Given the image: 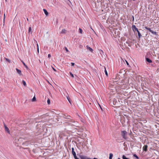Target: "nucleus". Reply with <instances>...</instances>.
<instances>
[{"mask_svg": "<svg viewBox=\"0 0 159 159\" xmlns=\"http://www.w3.org/2000/svg\"><path fill=\"white\" fill-rule=\"evenodd\" d=\"M80 157L81 159H87V158L86 156L82 155L80 156Z\"/></svg>", "mask_w": 159, "mask_h": 159, "instance_id": "1a4fd4ad", "label": "nucleus"}, {"mask_svg": "<svg viewBox=\"0 0 159 159\" xmlns=\"http://www.w3.org/2000/svg\"><path fill=\"white\" fill-rule=\"evenodd\" d=\"M44 11V13L46 16H48V12L47 11V10L45 9H43V10Z\"/></svg>", "mask_w": 159, "mask_h": 159, "instance_id": "9d476101", "label": "nucleus"}, {"mask_svg": "<svg viewBox=\"0 0 159 159\" xmlns=\"http://www.w3.org/2000/svg\"><path fill=\"white\" fill-rule=\"evenodd\" d=\"M4 127L5 131H7L9 134H10V131L9 130V129L5 125Z\"/></svg>", "mask_w": 159, "mask_h": 159, "instance_id": "6e6552de", "label": "nucleus"}, {"mask_svg": "<svg viewBox=\"0 0 159 159\" xmlns=\"http://www.w3.org/2000/svg\"><path fill=\"white\" fill-rule=\"evenodd\" d=\"M5 1L6 2L7 1V0H5Z\"/></svg>", "mask_w": 159, "mask_h": 159, "instance_id": "ea45409f", "label": "nucleus"}, {"mask_svg": "<svg viewBox=\"0 0 159 159\" xmlns=\"http://www.w3.org/2000/svg\"><path fill=\"white\" fill-rule=\"evenodd\" d=\"M127 134V133L126 131L124 130L121 131V136L125 139H126L127 138L126 136Z\"/></svg>", "mask_w": 159, "mask_h": 159, "instance_id": "f257e3e1", "label": "nucleus"}, {"mask_svg": "<svg viewBox=\"0 0 159 159\" xmlns=\"http://www.w3.org/2000/svg\"><path fill=\"white\" fill-rule=\"evenodd\" d=\"M27 21H29V20H28V18H27Z\"/></svg>", "mask_w": 159, "mask_h": 159, "instance_id": "e433bc0d", "label": "nucleus"}, {"mask_svg": "<svg viewBox=\"0 0 159 159\" xmlns=\"http://www.w3.org/2000/svg\"><path fill=\"white\" fill-rule=\"evenodd\" d=\"M21 61L22 62L23 64L24 65V66H25V67L26 68H28V67L27 66L25 65V63L23 61Z\"/></svg>", "mask_w": 159, "mask_h": 159, "instance_id": "a211bd4d", "label": "nucleus"}, {"mask_svg": "<svg viewBox=\"0 0 159 159\" xmlns=\"http://www.w3.org/2000/svg\"><path fill=\"white\" fill-rule=\"evenodd\" d=\"M145 28L146 29L148 30L152 34H155V35L157 34V33L156 31H154L152 30L151 28L148 27L146 26L145 27Z\"/></svg>", "mask_w": 159, "mask_h": 159, "instance_id": "7ed1b4c3", "label": "nucleus"}, {"mask_svg": "<svg viewBox=\"0 0 159 159\" xmlns=\"http://www.w3.org/2000/svg\"><path fill=\"white\" fill-rule=\"evenodd\" d=\"M146 60L147 62H148L149 63H150L152 62V61L148 58H146Z\"/></svg>", "mask_w": 159, "mask_h": 159, "instance_id": "9b49d317", "label": "nucleus"}, {"mask_svg": "<svg viewBox=\"0 0 159 159\" xmlns=\"http://www.w3.org/2000/svg\"><path fill=\"white\" fill-rule=\"evenodd\" d=\"M74 148H72V153L73 155L74 156V158H75V159H79L78 158L77 156H76V154L75 152L74 151Z\"/></svg>", "mask_w": 159, "mask_h": 159, "instance_id": "f03ea898", "label": "nucleus"}, {"mask_svg": "<svg viewBox=\"0 0 159 159\" xmlns=\"http://www.w3.org/2000/svg\"><path fill=\"white\" fill-rule=\"evenodd\" d=\"M70 75L71 76L72 78H74V75H73L71 72H70Z\"/></svg>", "mask_w": 159, "mask_h": 159, "instance_id": "a878e982", "label": "nucleus"}, {"mask_svg": "<svg viewBox=\"0 0 159 159\" xmlns=\"http://www.w3.org/2000/svg\"><path fill=\"white\" fill-rule=\"evenodd\" d=\"M79 33L80 34H82V30L81 29V28H79Z\"/></svg>", "mask_w": 159, "mask_h": 159, "instance_id": "412c9836", "label": "nucleus"}, {"mask_svg": "<svg viewBox=\"0 0 159 159\" xmlns=\"http://www.w3.org/2000/svg\"><path fill=\"white\" fill-rule=\"evenodd\" d=\"M64 118L66 119H69L70 118V116H69L64 115Z\"/></svg>", "mask_w": 159, "mask_h": 159, "instance_id": "ddd939ff", "label": "nucleus"}, {"mask_svg": "<svg viewBox=\"0 0 159 159\" xmlns=\"http://www.w3.org/2000/svg\"><path fill=\"white\" fill-rule=\"evenodd\" d=\"M5 14L4 13V20H3V23H4V20H5Z\"/></svg>", "mask_w": 159, "mask_h": 159, "instance_id": "cd10ccee", "label": "nucleus"}, {"mask_svg": "<svg viewBox=\"0 0 159 159\" xmlns=\"http://www.w3.org/2000/svg\"><path fill=\"white\" fill-rule=\"evenodd\" d=\"M71 64L72 66H74L75 65V63L73 62L71 63Z\"/></svg>", "mask_w": 159, "mask_h": 159, "instance_id": "c756f323", "label": "nucleus"}, {"mask_svg": "<svg viewBox=\"0 0 159 159\" xmlns=\"http://www.w3.org/2000/svg\"><path fill=\"white\" fill-rule=\"evenodd\" d=\"M67 99H68V101H69V102L70 103H71L70 102V99H69V98H68V97H67Z\"/></svg>", "mask_w": 159, "mask_h": 159, "instance_id": "7c9ffc66", "label": "nucleus"}, {"mask_svg": "<svg viewBox=\"0 0 159 159\" xmlns=\"http://www.w3.org/2000/svg\"><path fill=\"white\" fill-rule=\"evenodd\" d=\"M87 49L89 50L91 52H93V49L91 48L90 47H89L88 46H87Z\"/></svg>", "mask_w": 159, "mask_h": 159, "instance_id": "0eeeda50", "label": "nucleus"}, {"mask_svg": "<svg viewBox=\"0 0 159 159\" xmlns=\"http://www.w3.org/2000/svg\"><path fill=\"white\" fill-rule=\"evenodd\" d=\"M51 57V55L50 54H49L48 55V58H50Z\"/></svg>", "mask_w": 159, "mask_h": 159, "instance_id": "c85d7f7f", "label": "nucleus"}, {"mask_svg": "<svg viewBox=\"0 0 159 159\" xmlns=\"http://www.w3.org/2000/svg\"><path fill=\"white\" fill-rule=\"evenodd\" d=\"M132 17H133V20L134 21V17L133 16H132Z\"/></svg>", "mask_w": 159, "mask_h": 159, "instance_id": "72a5a7b5", "label": "nucleus"}, {"mask_svg": "<svg viewBox=\"0 0 159 159\" xmlns=\"http://www.w3.org/2000/svg\"><path fill=\"white\" fill-rule=\"evenodd\" d=\"M93 159H98L97 158L94 157Z\"/></svg>", "mask_w": 159, "mask_h": 159, "instance_id": "c9c22d12", "label": "nucleus"}, {"mask_svg": "<svg viewBox=\"0 0 159 159\" xmlns=\"http://www.w3.org/2000/svg\"><path fill=\"white\" fill-rule=\"evenodd\" d=\"M118 159H120V158H118Z\"/></svg>", "mask_w": 159, "mask_h": 159, "instance_id": "58836bf2", "label": "nucleus"}, {"mask_svg": "<svg viewBox=\"0 0 159 159\" xmlns=\"http://www.w3.org/2000/svg\"><path fill=\"white\" fill-rule=\"evenodd\" d=\"M126 63H127V65H129V63H128V62L126 61Z\"/></svg>", "mask_w": 159, "mask_h": 159, "instance_id": "f704fd0d", "label": "nucleus"}, {"mask_svg": "<svg viewBox=\"0 0 159 159\" xmlns=\"http://www.w3.org/2000/svg\"><path fill=\"white\" fill-rule=\"evenodd\" d=\"M16 70L17 71V73L18 74H19L20 75H22V73H21V71L20 70L18 69L17 68H16Z\"/></svg>", "mask_w": 159, "mask_h": 159, "instance_id": "423d86ee", "label": "nucleus"}, {"mask_svg": "<svg viewBox=\"0 0 159 159\" xmlns=\"http://www.w3.org/2000/svg\"><path fill=\"white\" fill-rule=\"evenodd\" d=\"M52 69H53V70L55 71H56V70L55 69H54L53 67H52Z\"/></svg>", "mask_w": 159, "mask_h": 159, "instance_id": "2f4dec72", "label": "nucleus"}, {"mask_svg": "<svg viewBox=\"0 0 159 159\" xmlns=\"http://www.w3.org/2000/svg\"><path fill=\"white\" fill-rule=\"evenodd\" d=\"M22 83L25 86L26 85V82H25L24 80H22Z\"/></svg>", "mask_w": 159, "mask_h": 159, "instance_id": "f3484780", "label": "nucleus"}, {"mask_svg": "<svg viewBox=\"0 0 159 159\" xmlns=\"http://www.w3.org/2000/svg\"><path fill=\"white\" fill-rule=\"evenodd\" d=\"M116 101L115 100H114L113 101V103L114 104V103H116Z\"/></svg>", "mask_w": 159, "mask_h": 159, "instance_id": "473e14b6", "label": "nucleus"}, {"mask_svg": "<svg viewBox=\"0 0 159 159\" xmlns=\"http://www.w3.org/2000/svg\"><path fill=\"white\" fill-rule=\"evenodd\" d=\"M66 32V31L65 29H63L61 31V34H65Z\"/></svg>", "mask_w": 159, "mask_h": 159, "instance_id": "f8f14e48", "label": "nucleus"}, {"mask_svg": "<svg viewBox=\"0 0 159 159\" xmlns=\"http://www.w3.org/2000/svg\"><path fill=\"white\" fill-rule=\"evenodd\" d=\"M122 157L123 159H129V158H127V157H126V156H125L124 155H123L122 156Z\"/></svg>", "mask_w": 159, "mask_h": 159, "instance_id": "6ab92c4d", "label": "nucleus"}, {"mask_svg": "<svg viewBox=\"0 0 159 159\" xmlns=\"http://www.w3.org/2000/svg\"><path fill=\"white\" fill-rule=\"evenodd\" d=\"M148 147V146L147 145H144V146L143 148V151L145 152L147 151V150Z\"/></svg>", "mask_w": 159, "mask_h": 159, "instance_id": "20e7f679", "label": "nucleus"}, {"mask_svg": "<svg viewBox=\"0 0 159 159\" xmlns=\"http://www.w3.org/2000/svg\"><path fill=\"white\" fill-rule=\"evenodd\" d=\"M65 50H66V52H69V50H68V49H67V48L66 47H65Z\"/></svg>", "mask_w": 159, "mask_h": 159, "instance_id": "bb28decb", "label": "nucleus"}, {"mask_svg": "<svg viewBox=\"0 0 159 159\" xmlns=\"http://www.w3.org/2000/svg\"><path fill=\"white\" fill-rule=\"evenodd\" d=\"M29 33H30L31 32V34H32V29H31V27H30L29 28Z\"/></svg>", "mask_w": 159, "mask_h": 159, "instance_id": "2eb2a0df", "label": "nucleus"}, {"mask_svg": "<svg viewBox=\"0 0 159 159\" xmlns=\"http://www.w3.org/2000/svg\"><path fill=\"white\" fill-rule=\"evenodd\" d=\"M137 32L138 33V36H139V38H140L142 36L141 34L140 33V32L139 31V30L138 31H137Z\"/></svg>", "mask_w": 159, "mask_h": 159, "instance_id": "dca6fc26", "label": "nucleus"}, {"mask_svg": "<svg viewBox=\"0 0 159 159\" xmlns=\"http://www.w3.org/2000/svg\"><path fill=\"white\" fill-rule=\"evenodd\" d=\"M37 52H38V53H39V45L38 44H37Z\"/></svg>", "mask_w": 159, "mask_h": 159, "instance_id": "b1692460", "label": "nucleus"}, {"mask_svg": "<svg viewBox=\"0 0 159 159\" xmlns=\"http://www.w3.org/2000/svg\"><path fill=\"white\" fill-rule=\"evenodd\" d=\"M87 159H90V158H87Z\"/></svg>", "mask_w": 159, "mask_h": 159, "instance_id": "4c0bfd02", "label": "nucleus"}, {"mask_svg": "<svg viewBox=\"0 0 159 159\" xmlns=\"http://www.w3.org/2000/svg\"><path fill=\"white\" fill-rule=\"evenodd\" d=\"M50 100L49 99H48L47 100V103L48 104H50Z\"/></svg>", "mask_w": 159, "mask_h": 159, "instance_id": "5701e85b", "label": "nucleus"}, {"mask_svg": "<svg viewBox=\"0 0 159 159\" xmlns=\"http://www.w3.org/2000/svg\"><path fill=\"white\" fill-rule=\"evenodd\" d=\"M105 72L106 75L107 76L108 75L107 72V70H106V69L105 67Z\"/></svg>", "mask_w": 159, "mask_h": 159, "instance_id": "aec40b11", "label": "nucleus"}, {"mask_svg": "<svg viewBox=\"0 0 159 159\" xmlns=\"http://www.w3.org/2000/svg\"><path fill=\"white\" fill-rule=\"evenodd\" d=\"M132 28L133 30H135L137 31H138V28L136 27L135 25H133L132 26Z\"/></svg>", "mask_w": 159, "mask_h": 159, "instance_id": "39448f33", "label": "nucleus"}, {"mask_svg": "<svg viewBox=\"0 0 159 159\" xmlns=\"http://www.w3.org/2000/svg\"><path fill=\"white\" fill-rule=\"evenodd\" d=\"M29 1H30V0H29Z\"/></svg>", "mask_w": 159, "mask_h": 159, "instance_id": "79ce46f5", "label": "nucleus"}, {"mask_svg": "<svg viewBox=\"0 0 159 159\" xmlns=\"http://www.w3.org/2000/svg\"><path fill=\"white\" fill-rule=\"evenodd\" d=\"M68 0V1H69V0Z\"/></svg>", "mask_w": 159, "mask_h": 159, "instance_id": "a19ab883", "label": "nucleus"}, {"mask_svg": "<svg viewBox=\"0 0 159 159\" xmlns=\"http://www.w3.org/2000/svg\"><path fill=\"white\" fill-rule=\"evenodd\" d=\"M113 154L111 153H110L109 154V159H112V157H113Z\"/></svg>", "mask_w": 159, "mask_h": 159, "instance_id": "4468645a", "label": "nucleus"}, {"mask_svg": "<svg viewBox=\"0 0 159 159\" xmlns=\"http://www.w3.org/2000/svg\"><path fill=\"white\" fill-rule=\"evenodd\" d=\"M35 100H36V98H35V97L34 96L33 97V98L32 99V101H34Z\"/></svg>", "mask_w": 159, "mask_h": 159, "instance_id": "393cba45", "label": "nucleus"}, {"mask_svg": "<svg viewBox=\"0 0 159 159\" xmlns=\"http://www.w3.org/2000/svg\"><path fill=\"white\" fill-rule=\"evenodd\" d=\"M133 156L135 157H136V158H137V159H139V157L137 156V155L135 154H134L133 155Z\"/></svg>", "mask_w": 159, "mask_h": 159, "instance_id": "4be33fe9", "label": "nucleus"}]
</instances>
